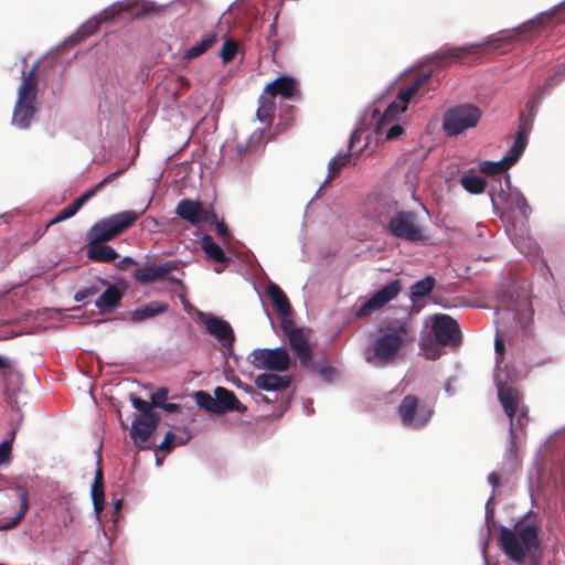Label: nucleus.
Returning a JSON list of instances; mask_svg holds the SVG:
<instances>
[{"instance_id": "obj_1", "label": "nucleus", "mask_w": 565, "mask_h": 565, "mask_svg": "<svg viewBox=\"0 0 565 565\" xmlns=\"http://www.w3.org/2000/svg\"><path fill=\"white\" fill-rule=\"evenodd\" d=\"M520 379V373L513 366L505 365L502 369L497 360L493 380L498 398L505 415L510 418V436L503 456V466H507L510 470H513L518 465V431L526 425L529 413L521 392L514 385Z\"/></svg>"}, {"instance_id": "obj_2", "label": "nucleus", "mask_w": 565, "mask_h": 565, "mask_svg": "<svg viewBox=\"0 0 565 565\" xmlns=\"http://www.w3.org/2000/svg\"><path fill=\"white\" fill-rule=\"evenodd\" d=\"M166 7L167 6H158L156 2L149 0L116 1L98 14L85 21L77 31L72 34L63 45H61V47H56V51L64 50L66 46H73L79 43L85 38L95 33L103 22H111L125 12L130 13L131 18L137 19L146 15H157Z\"/></svg>"}, {"instance_id": "obj_3", "label": "nucleus", "mask_w": 565, "mask_h": 565, "mask_svg": "<svg viewBox=\"0 0 565 565\" xmlns=\"http://www.w3.org/2000/svg\"><path fill=\"white\" fill-rule=\"evenodd\" d=\"M551 22L555 24L565 22V0L555 4L550 10L539 13L535 18L520 24L513 29H504L484 38L481 47H491L498 50L511 45L520 40L521 34H527L539 29L545 28Z\"/></svg>"}, {"instance_id": "obj_4", "label": "nucleus", "mask_w": 565, "mask_h": 565, "mask_svg": "<svg viewBox=\"0 0 565 565\" xmlns=\"http://www.w3.org/2000/svg\"><path fill=\"white\" fill-rule=\"evenodd\" d=\"M380 223L386 231L398 239L423 244L427 235L417 213L399 210L396 202H388L379 213Z\"/></svg>"}, {"instance_id": "obj_5", "label": "nucleus", "mask_w": 565, "mask_h": 565, "mask_svg": "<svg viewBox=\"0 0 565 565\" xmlns=\"http://www.w3.org/2000/svg\"><path fill=\"white\" fill-rule=\"evenodd\" d=\"M411 341L412 337L405 324L387 326L365 349V360L377 367L391 364Z\"/></svg>"}, {"instance_id": "obj_6", "label": "nucleus", "mask_w": 565, "mask_h": 565, "mask_svg": "<svg viewBox=\"0 0 565 565\" xmlns=\"http://www.w3.org/2000/svg\"><path fill=\"white\" fill-rule=\"evenodd\" d=\"M532 310L526 303L518 306H503L495 311L497 332L494 349L501 355L504 339L514 335L519 330H524L532 322Z\"/></svg>"}, {"instance_id": "obj_7", "label": "nucleus", "mask_w": 565, "mask_h": 565, "mask_svg": "<svg viewBox=\"0 0 565 565\" xmlns=\"http://www.w3.org/2000/svg\"><path fill=\"white\" fill-rule=\"evenodd\" d=\"M151 202L152 198L149 199L146 206L139 212L127 210L94 223L86 235L87 245L106 243L118 236L148 210Z\"/></svg>"}, {"instance_id": "obj_8", "label": "nucleus", "mask_w": 565, "mask_h": 565, "mask_svg": "<svg viewBox=\"0 0 565 565\" xmlns=\"http://www.w3.org/2000/svg\"><path fill=\"white\" fill-rule=\"evenodd\" d=\"M482 118V110L472 103H461L446 109L441 128L447 137H457L475 129Z\"/></svg>"}, {"instance_id": "obj_9", "label": "nucleus", "mask_w": 565, "mask_h": 565, "mask_svg": "<svg viewBox=\"0 0 565 565\" xmlns=\"http://www.w3.org/2000/svg\"><path fill=\"white\" fill-rule=\"evenodd\" d=\"M430 77V74H425L413 82L407 88L401 89L395 100H393L381 114L379 108L372 111V119L374 124V131L381 132L386 122L395 121L397 116L407 109L408 103L413 99L419 87Z\"/></svg>"}, {"instance_id": "obj_10", "label": "nucleus", "mask_w": 565, "mask_h": 565, "mask_svg": "<svg viewBox=\"0 0 565 565\" xmlns=\"http://www.w3.org/2000/svg\"><path fill=\"white\" fill-rule=\"evenodd\" d=\"M430 77V74H425L413 82L407 88L401 89L395 100H393L381 114L379 108L372 111V119L374 124V131L381 132L386 122L395 121L397 116L407 109L408 103L413 99L419 87Z\"/></svg>"}, {"instance_id": "obj_11", "label": "nucleus", "mask_w": 565, "mask_h": 565, "mask_svg": "<svg viewBox=\"0 0 565 565\" xmlns=\"http://www.w3.org/2000/svg\"><path fill=\"white\" fill-rule=\"evenodd\" d=\"M35 64L31 66L26 75H24L22 84L19 88L18 99L15 103L12 121L20 128L30 126L35 113Z\"/></svg>"}, {"instance_id": "obj_12", "label": "nucleus", "mask_w": 565, "mask_h": 565, "mask_svg": "<svg viewBox=\"0 0 565 565\" xmlns=\"http://www.w3.org/2000/svg\"><path fill=\"white\" fill-rule=\"evenodd\" d=\"M397 411L403 425L412 429L424 428L434 415V408L415 395H406Z\"/></svg>"}, {"instance_id": "obj_13", "label": "nucleus", "mask_w": 565, "mask_h": 565, "mask_svg": "<svg viewBox=\"0 0 565 565\" xmlns=\"http://www.w3.org/2000/svg\"><path fill=\"white\" fill-rule=\"evenodd\" d=\"M199 317L203 322L205 330L218 341L223 353L231 354L235 340L231 324L221 317L212 313L200 312Z\"/></svg>"}, {"instance_id": "obj_14", "label": "nucleus", "mask_w": 565, "mask_h": 565, "mask_svg": "<svg viewBox=\"0 0 565 565\" xmlns=\"http://www.w3.org/2000/svg\"><path fill=\"white\" fill-rule=\"evenodd\" d=\"M402 285L399 279H394L374 292L355 311L356 318H363L381 310L390 301L394 300L401 292Z\"/></svg>"}, {"instance_id": "obj_15", "label": "nucleus", "mask_w": 565, "mask_h": 565, "mask_svg": "<svg viewBox=\"0 0 565 565\" xmlns=\"http://www.w3.org/2000/svg\"><path fill=\"white\" fill-rule=\"evenodd\" d=\"M252 363L256 369H269L271 371L282 372L289 366V354L286 349L279 347L275 349H255L252 352Z\"/></svg>"}, {"instance_id": "obj_16", "label": "nucleus", "mask_w": 565, "mask_h": 565, "mask_svg": "<svg viewBox=\"0 0 565 565\" xmlns=\"http://www.w3.org/2000/svg\"><path fill=\"white\" fill-rule=\"evenodd\" d=\"M435 340L443 345H456L460 342L459 324L447 315H437L433 322Z\"/></svg>"}, {"instance_id": "obj_17", "label": "nucleus", "mask_w": 565, "mask_h": 565, "mask_svg": "<svg viewBox=\"0 0 565 565\" xmlns=\"http://www.w3.org/2000/svg\"><path fill=\"white\" fill-rule=\"evenodd\" d=\"M175 268V264L172 262H163L158 265L147 263L143 267L135 269L132 271V277L136 281L142 285L151 284L161 279L177 282L179 281L178 279L169 276V273Z\"/></svg>"}, {"instance_id": "obj_18", "label": "nucleus", "mask_w": 565, "mask_h": 565, "mask_svg": "<svg viewBox=\"0 0 565 565\" xmlns=\"http://www.w3.org/2000/svg\"><path fill=\"white\" fill-rule=\"evenodd\" d=\"M158 422V415H140L132 420L130 437L138 448H145V444L157 428Z\"/></svg>"}, {"instance_id": "obj_19", "label": "nucleus", "mask_w": 565, "mask_h": 565, "mask_svg": "<svg viewBox=\"0 0 565 565\" xmlns=\"http://www.w3.org/2000/svg\"><path fill=\"white\" fill-rule=\"evenodd\" d=\"M489 194L494 209H497L499 202H504L512 206L514 203L519 202V198L520 200L524 198L519 188L512 186L509 174L503 175L499 180V190L493 185Z\"/></svg>"}, {"instance_id": "obj_20", "label": "nucleus", "mask_w": 565, "mask_h": 565, "mask_svg": "<svg viewBox=\"0 0 565 565\" xmlns=\"http://www.w3.org/2000/svg\"><path fill=\"white\" fill-rule=\"evenodd\" d=\"M265 94L271 98L280 95L286 99H292L299 94L298 84L294 77L279 76L266 86Z\"/></svg>"}, {"instance_id": "obj_21", "label": "nucleus", "mask_w": 565, "mask_h": 565, "mask_svg": "<svg viewBox=\"0 0 565 565\" xmlns=\"http://www.w3.org/2000/svg\"><path fill=\"white\" fill-rule=\"evenodd\" d=\"M530 131L531 127H527L525 124H521L513 143L510 146L507 153L502 157V159L508 163L510 168L519 161L522 153L524 152L527 146Z\"/></svg>"}, {"instance_id": "obj_22", "label": "nucleus", "mask_w": 565, "mask_h": 565, "mask_svg": "<svg viewBox=\"0 0 565 565\" xmlns=\"http://www.w3.org/2000/svg\"><path fill=\"white\" fill-rule=\"evenodd\" d=\"M214 395L217 401V414L226 412H237L243 414L247 411V407L237 399L235 394L225 387L217 386L214 390Z\"/></svg>"}, {"instance_id": "obj_23", "label": "nucleus", "mask_w": 565, "mask_h": 565, "mask_svg": "<svg viewBox=\"0 0 565 565\" xmlns=\"http://www.w3.org/2000/svg\"><path fill=\"white\" fill-rule=\"evenodd\" d=\"M175 213L192 225H196L203 220L204 207L200 201L183 199L178 203Z\"/></svg>"}, {"instance_id": "obj_24", "label": "nucleus", "mask_w": 565, "mask_h": 565, "mask_svg": "<svg viewBox=\"0 0 565 565\" xmlns=\"http://www.w3.org/2000/svg\"><path fill=\"white\" fill-rule=\"evenodd\" d=\"M254 383L258 390L276 392L288 387L290 385V377L288 375L266 372L257 375Z\"/></svg>"}, {"instance_id": "obj_25", "label": "nucleus", "mask_w": 565, "mask_h": 565, "mask_svg": "<svg viewBox=\"0 0 565 565\" xmlns=\"http://www.w3.org/2000/svg\"><path fill=\"white\" fill-rule=\"evenodd\" d=\"M266 294L269 297L275 311L281 317H288L291 311L289 300L282 289L275 282H269L266 287Z\"/></svg>"}, {"instance_id": "obj_26", "label": "nucleus", "mask_w": 565, "mask_h": 565, "mask_svg": "<svg viewBox=\"0 0 565 565\" xmlns=\"http://www.w3.org/2000/svg\"><path fill=\"white\" fill-rule=\"evenodd\" d=\"M479 49H481L480 42L467 43L460 46H450L445 47L435 53V57L438 60H452L457 61L463 56L475 54Z\"/></svg>"}, {"instance_id": "obj_27", "label": "nucleus", "mask_w": 565, "mask_h": 565, "mask_svg": "<svg viewBox=\"0 0 565 565\" xmlns=\"http://www.w3.org/2000/svg\"><path fill=\"white\" fill-rule=\"evenodd\" d=\"M218 40L216 31H209L202 35L200 41L190 46L183 54L184 60H193L207 52Z\"/></svg>"}, {"instance_id": "obj_28", "label": "nucleus", "mask_w": 565, "mask_h": 565, "mask_svg": "<svg viewBox=\"0 0 565 565\" xmlns=\"http://www.w3.org/2000/svg\"><path fill=\"white\" fill-rule=\"evenodd\" d=\"M288 340L294 353L299 358L300 363L309 365L311 363V349L301 331L299 330L298 332L289 334Z\"/></svg>"}, {"instance_id": "obj_29", "label": "nucleus", "mask_w": 565, "mask_h": 565, "mask_svg": "<svg viewBox=\"0 0 565 565\" xmlns=\"http://www.w3.org/2000/svg\"><path fill=\"white\" fill-rule=\"evenodd\" d=\"M105 291L95 300V306L102 311L116 308L122 297L120 290L113 285L105 286Z\"/></svg>"}, {"instance_id": "obj_30", "label": "nucleus", "mask_w": 565, "mask_h": 565, "mask_svg": "<svg viewBox=\"0 0 565 565\" xmlns=\"http://www.w3.org/2000/svg\"><path fill=\"white\" fill-rule=\"evenodd\" d=\"M56 524L58 527H67L73 521L72 498L62 497L54 507Z\"/></svg>"}, {"instance_id": "obj_31", "label": "nucleus", "mask_w": 565, "mask_h": 565, "mask_svg": "<svg viewBox=\"0 0 565 565\" xmlns=\"http://www.w3.org/2000/svg\"><path fill=\"white\" fill-rule=\"evenodd\" d=\"M168 309V305L164 302L152 301L146 306L136 308L131 315L130 319L134 322H140L150 318L156 317L157 315L163 313Z\"/></svg>"}, {"instance_id": "obj_32", "label": "nucleus", "mask_w": 565, "mask_h": 565, "mask_svg": "<svg viewBox=\"0 0 565 565\" xmlns=\"http://www.w3.org/2000/svg\"><path fill=\"white\" fill-rule=\"evenodd\" d=\"M201 247L209 259L221 264H224L228 260L223 248L214 242L212 236L207 234L203 235L201 238Z\"/></svg>"}, {"instance_id": "obj_33", "label": "nucleus", "mask_w": 565, "mask_h": 565, "mask_svg": "<svg viewBox=\"0 0 565 565\" xmlns=\"http://www.w3.org/2000/svg\"><path fill=\"white\" fill-rule=\"evenodd\" d=\"M90 497L93 501V508L96 516L98 518L99 513L104 509V486H103V472L100 469H97L95 473V479L90 489Z\"/></svg>"}, {"instance_id": "obj_34", "label": "nucleus", "mask_w": 565, "mask_h": 565, "mask_svg": "<svg viewBox=\"0 0 565 565\" xmlns=\"http://www.w3.org/2000/svg\"><path fill=\"white\" fill-rule=\"evenodd\" d=\"M87 257L94 262L110 263L118 257L117 252L108 245H88Z\"/></svg>"}, {"instance_id": "obj_35", "label": "nucleus", "mask_w": 565, "mask_h": 565, "mask_svg": "<svg viewBox=\"0 0 565 565\" xmlns=\"http://www.w3.org/2000/svg\"><path fill=\"white\" fill-rule=\"evenodd\" d=\"M350 161L349 153H338L334 156L328 163V177L321 186L318 189L316 196H318L322 190V188L329 183L333 178H335Z\"/></svg>"}, {"instance_id": "obj_36", "label": "nucleus", "mask_w": 565, "mask_h": 565, "mask_svg": "<svg viewBox=\"0 0 565 565\" xmlns=\"http://www.w3.org/2000/svg\"><path fill=\"white\" fill-rule=\"evenodd\" d=\"M435 286V278L433 276H426L423 279L417 280L409 287V298L412 301L422 299L428 296Z\"/></svg>"}, {"instance_id": "obj_37", "label": "nucleus", "mask_w": 565, "mask_h": 565, "mask_svg": "<svg viewBox=\"0 0 565 565\" xmlns=\"http://www.w3.org/2000/svg\"><path fill=\"white\" fill-rule=\"evenodd\" d=\"M461 186L471 194H480L484 191L486 179L477 174H465L460 178Z\"/></svg>"}, {"instance_id": "obj_38", "label": "nucleus", "mask_w": 565, "mask_h": 565, "mask_svg": "<svg viewBox=\"0 0 565 565\" xmlns=\"http://www.w3.org/2000/svg\"><path fill=\"white\" fill-rule=\"evenodd\" d=\"M275 105L270 96L264 93L259 97V107L256 111L257 119L263 124H269L274 117Z\"/></svg>"}, {"instance_id": "obj_39", "label": "nucleus", "mask_w": 565, "mask_h": 565, "mask_svg": "<svg viewBox=\"0 0 565 565\" xmlns=\"http://www.w3.org/2000/svg\"><path fill=\"white\" fill-rule=\"evenodd\" d=\"M107 286V281L103 279H95L88 286H85L77 290L74 295V299L78 302L85 301L86 299L95 296L100 291L103 287Z\"/></svg>"}, {"instance_id": "obj_40", "label": "nucleus", "mask_w": 565, "mask_h": 565, "mask_svg": "<svg viewBox=\"0 0 565 565\" xmlns=\"http://www.w3.org/2000/svg\"><path fill=\"white\" fill-rule=\"evenodd\" d=\"M513 244L525 256L537 255L540 249L537 243L530 236L515 237L513 239Z\"/></svg>"}, {"instance_id": "obj_41", "label": "nucleus", "mask_w": 565, "mask_h": 565, "mask_svg": "<svg viewBox=\"0 0 565 565\" xmlns=\"http://www.w3.org/2000/svg\"><path fill=\"white\" fill-rule=\"evenodd\" d=\"M198 406L205 409L206 412L217 414L216 396L210 395L207 392L199 391L194 394Z\"/></svg>"}, {"instance_id": "obj_42", "label": "nucleus", "mask_w": 565, "mask_h": 565, "mask_svg": "<svg viewBox=\"0 0 565 565\" xmlns=\"http://www.w3.org/2000/svg\"><path fill=\"white\" fill-rule=\"evenodd\" d=\"M479 168L481 172L492 175L504 173L510 169L502 158L498 161H481Z\"/></svg>"}, {"instance_id": "obj_43", "label": "nucleus", "mask_w": 565, "mask_h": 565, "mask_svg": "<svg viewBox=\"0 0 565 565\" xmlns=\"http://www.w3.org/2000/svg\"><path fill=\"white\" fill-rule=\"evenodd\" d=\"M124 172V170H118L114 173H110L109 175H107L105 179H103L94 189L87 191L86 193L82 194L81 196H78L75 201H74V204L77 206V209L79 210L81 206L92 196L94 195V193L96 192V190L100 189L102 186H104L106 183H108L110 180H113L115 177L121 174Z\"/></svg>"}, {"instance_id": "obj_44", "label": "nucleus", "mask_w": 565, "mask_h": 565, "mask_svg": "<svg viewBox=\"0 0 565 565\" xmlns=\"http://www.w3.org/2000/svg\"><path fill=\"white\" fill-rule=\"evenodd\" d=\"M17 497L20 502V511L12 521V525H17L24 516L28 510V492L24 488L18 487L15 489Z\"/></svg>"}, {"instance_id": "obj_45", "label": "nucleus", "mask_w": 565, "mask_h": 565, "mask_svg": "<svg viewBox=\"0 0 565 565\" xmlns=\"http://www.w3.org/2000/svg\"><path fill=\"white\" fill-rule=\"evenodd\" d=\"M78 209L73 203L67 205L65 209H63L61 212H58L50 222L45 225V231L53 224L65 221L72 216H74L77 213Z\"/></svg>"}, {"instance_id": "obj_46", "label": "nucleus", "mask_w": 565, "mask_h": 565, "mask_svg": "<svg viewBox=\"0 0 565 565\" xmlns=\"http://www.w3.org/2000/svg\"><path fill=\"white\" fill-rule=\"evenodd\" d=\"M131 404L136 409L141 412V415H154L151 411L157 407L156 402H148L140 397L132 396Z\"/></svg>"}, {"instance_id": "obj_47", "label": "nucleus", "mask_w": 565, "mask_h": 565, "mask_svg": "<svg viewBox=\"0 0 565 565\" xmlns=\"http://www.w3.org/2000/svg\"><path fill=\"white\" fill-rule=\"evenodd\" d=\"M380 135V132H376ZM381 134H385L386 140H393L398 138L403 134V127L399 124L386 122Z\"/></svg>"}, {"instance_id": "obj_48", "label": "nucleus", "mask_w": 565, "mask_h": 565, "mask_svg": "<svg viewBox=\"0 0 565 565\" xmlns=\"http://www.w3.org/2000/svg\"><path fill=\"white\" fill-rule=\"evenodd\" d=\"M236 51H237L236 44L231 40H226L222 45V49L220 51V56L222 57V60L225 63H228L234 58Z\"/></svg>"}, {"instance_id": "obj_49", "label": "nucleus", "mask_w": 565, "mask_h": 565, "mask_svg": "<svg viewBox=\"0 0 565 565\" xmlns=\"http://www.w3.org/2000/svg\"><path fill=\"white\" fill-rule=\"evenodd\" d=\"M493 493L492 495L488 499L487 503H486V523H487V526H488V530H487V533H486V537L484 539H488L489 540V536H490V524L493 522V512H494V504L492 502L493 500Z\"/></svg>"}, {"instance_id": "obj_50", "label": "nucleus", "mask_w": 565, "mask_h": 565, "mask_svg": "<svg viewBox=\"0 0 565 565\" xmlns=\"http://www.w3.org/2000/svg\"><path fill=\"white\" fill-rule=\"evenodd\" d=\"M12 450V443L4 440L0 444V465L8 463L10 461Z\"/></svg>"}, {"instance_id": "obj_51", "label": "nucleus", "mask_w": 565, "mask_h": 565, "mask_svg": "<svg viewBox=\"0 0 565 565\" xmlns=\"http://www.w3.org/2000/svg\"><path fill=\"white\" fill-rule=\"evenodd\" d=\"M512 206L515 207L524 218H527L532 212V209L527 203L525 196L522 198L521 200L519 199V202L514 203Z\"/></svg>"}, {"instance_id": "obj_52", "label": "nucleus", "mask_w": 565, "mask_h": 565, "mask_svg": "<svg viewBox=\"0 0 565 565\" xmlns=\"http://www.w3.org/2000/svg\"><path fill=\"white\" fill-rule=\"evenodd\" d=\"M536 104H537L536 99H531L525 105L526 110L529 113V118L525 121H523L522 124H525L527 127L532 126V121H533V118L536 113Z\"/></svg>"}, {"instance_id": "obj_53", "label": "nucleus", "mask_w": 565, "mask_h": 565, "mask_svg": "<svg viewBox=\"0 0 565 565\" xmlns=\"http://www.w3.org/2000/svg\"><path fill=\"white\" fill-rule=\"evenodd\" d=\"M177 438L175 434L172 431H168L164 436V439L158 445L160 450L170 451L172 446V441Z\"/></svg>"}, {"instance_id": "obj_54", "label": "nucleus", "mask_w": 565, "mask_h": 565, "mask_svg": "<svg viewBox=\"0 0 565 565\" xmlns=\"http://www.w3.org/2000/svg\"><path fill=\"white\" fill-rule=\"evenodd\" d=\"M281 318H282L281 319V329L287 334V337H289V334H291L294 332L299 331L298 329H295L294 322L290 319H288V317H281Z\"/></svg>"}, {"instance_id": "obj_55", "label": "nucleus", "mask_w": 565, "mask_h": 565, "mask_svg": "<svg viewBox=\"0 0 565 565\" xmlns=\"http://www.w3.org/2000/svg\"><path fill=\"white\" fill-rule=\"evenodd\" d=\"M565 74V62L559 64L554 73L546 83V86H553L557 84L556 77L562 76Z\"/></svg>"}, {"instance_id": "obj_56", "label": "nucleus", "mask_w": 565, "mask_h": 565, "mask_svg": "<svg viewBox=\"0 0 565 565\" xmlns=\"http://www.w3.org/2000/svg\"><path fill=\"white\" fill-rule=\"evenodd\" d=\"M215 230L217 235L222 238H227L230 236V230L224 222H217Z\"/></svg>"}, {"instance_id": "obj_57", "label": "nucleus", "mask_w": 565, "mask_h": 565, "mask_svg": "<svg viewBox=\"0 0 565 565\" xmlns=\"http://www.w3.org/2000/svg\"><path fill=\"white\" fill-rule=\"evenodd\" d=\"M488 482L491 484L492 489L494 490L495 488L499 487L500 484V476L498 475V472L495 471H492L489 476H488Z\"/></svg>"}, {"instance_id": "obj_58", "label": "nucleus", "mask_w": 565, "mask_h": 565, "mask_svg": "<svg viewBox=\"0 0 565 565\" xmlns=\"http://www.w3.org/2000/svg\"><path fill=\"white\" fill-rule=\"evenodd\" d=\"M335 371L330 366H322L320 369V375L327 381H330Z\"/></svg>"}, {"instance_id": "obj_59", "label": "nucleus", "mask_w": 565, "mask_h": 565, "mask_svg": "<svg viewBox=\"0 0 565 565\" xmlns=\"http://www.w3.org/2000/svg\"><path fill=\"white\" fill-rule=\"evenodd\" d=\"M157 407H160L169 413H174L178 411L179 405H177L174 403H157Z\"/></svg>"}, {"instance_id": "obj_60", "label": "nucleus", "mask_w": 565, "mask_h": 565, "mask_svg": "<svg viewBox=\"0 0 565 565\" xmlns=\"http://www.w3.org/2000/svg\"><path fill=\"white\" fill-rule=\"evenodd\" d=\"M167 394H168L167 390H164V388H159V390H157V391L152 394V398H153V399H156V398H157V399H164V398L167 397Z\"/></svg>"}, {"instance_id": "obj_61", "label": "nucleus", "mask_w": 565, "mask_h": 565, "mask_svg": "<svg viewBox=\"0 0 565 565\" xmlns=\"http://www.w3.org/2000/svg\"><path fill=\"white\" fill-rule=\"evenodd\" d=\"M279 12L277 11L271 24L269 25V33L270 35H276L277 33V20H278Z\"/></svg>"}, {"instance_id": "obj_62", "label": "nucleus", "mask_w": 565, "mask_h": 565, "mask_svg": "<svg viewBox=\"0 0 565 565\" xmlns=\"http://www.w3.org/2000/svg\"><path fill=\"white\" fill-rule=\"evenodd\" d=\"M134 263H135V260H134L131 257H128V256H127V257H125L124 259H121V260L118 263V267H119L120 269H125V265H126V264H134Z\"/></svg>"}, {"instance_id": "obj_63", "label": "nucleus", "mask_w": 565, "mask_h": 565, "mask_svg": "<svg viewBox=\"0 0 565 565\" xmlns=\"http://www.w3.org/2000/svg\"><path fill=\"white\" fill-rule=\"evenodd\" d=\"M9 366V363L7 361V359H4L3 356L0 355V369H6Z\"/></svg>"}, {"instance_id": "obj_64", "label": "nucleus", "mask_w": 565, "mask_h": 565, "mask_svg": "<svg viewBox=\"0 0 565 565\" xmlns=\"http://www.w3.org/2000/svg\"><path fill=\"white\" fill-rule=\"evenodd\" d=\"M121 504H122L121 500H118V501L115 503V510H116V512H118V511L121 509Z\"/></svg>"}]
</instances>
